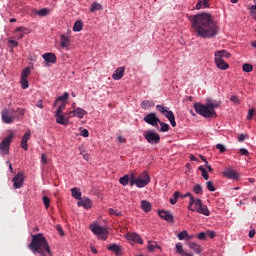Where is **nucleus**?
Instances as JSON below:
<instances>
[{"instance_id": "nucleus-1", "label": "nucleus", "mask_w": 256, "mask_h": 256, "mask_svg": "<svg viewBox=\"0 0 256 256\" xmlns=\"http://www.w3.org/2000/svg\"><path fill=\"white\" fill-rule=\"evenodd\" d=\"M187 19L191 23V29L196 33L197 37H202V39H213L221 31L219 23L215 21L213 15L209 12L187 15Z\"/></svg>"}, {"instance_id": "nucleus-2", "label": "nucleus", "mask_w": 256, "mask_h": 256, "mask_svg": "<svg viewBox=\"0 0 256 256\" xmlns=\"http://www.w3.org/2000/svg\"><path fill=\"white\" fill-rule=\"evenodd\" d=\"M28 249H30L32 253H38L40 256H53L51 246H49V242L43 233L32 235V240L28 244Z\"/></svg>"}, {"instance_id": "nucleus-3", "label": "nucleus", "mask_w": 256, "mask_h": 256, "mask_svg": "<svg viewBox=\"0 0 256 256\" xmlns=\"http://www.w3.org/2000/svg\"><path fill=\"white\" fill-rule=\"evenodd\" d=\"M181 199H185L186 197H189L188 202V211H192V213H198L199 215H204L205 217H209L211 215V211L209 210V207L207 205L203 204V201L201 199H195V196L191 194L190 192H187L186 194L181 195Z\"/></svg>"}, {"instance_id": "nucleus-4", "label": "nucleus", "mask_w": 256, "mask_h": 256, "mask_svg": "<svg viewBox=\"0 0 256 256\" xmlns=\"http://www.w3.org/2000/svg\"><path fill=\"white\" fill-rule=\"evenodd\" d=\"M194 109L198 115H201L202 117H205L206 119H209V117L216 116L215 113V105L213 104H207L203 105L201 103H195Z\"/></svg>"}, {"instance_id": "nucleus-5", "label": "nucleus", "mask_w": 256, "mask_h": 256, "mask_svg": "<svg viewBox=\"0 0 256 256\" xmlns=\"http://www.w3.org/2000/svg\"><path fill=\"white\" fill-rule=\"evenodd\" d=\"M89 229L98 239H100V241H107V239H109V230L99 225V223L94 222L90 224Z\"/></svg>"}, {"instance_id": "nucleus-6", "label": "nucleus", "mask_w": 256, "mask_h": 256, "mask_svg": "<svg viewBox=\"0 0 256 256\" xmlns=\"http://www.w3.org/2000/svg\"><path fill=\"white\" fill-rule=\"evenodd\" d=\"M149 183H151V177L146 171L142 172L138 178L131 180V186L136 185L139 189L147 187Z\"/></svg>"}, {"instance_id": "nucleus-7", "label": "nucleus", "mask_w": 256, "mask_h": 256, "mask_svg": "<svg viewBox=\"0 0 256 256\" xmlns=\"http://www.w3.org/2000/svg\"><path fill=\"white\" fill-rule=\"evenodd\" d=\"M63 111H65L63 107H58L56 112L54 113V117L56 118V123L58 125L67 126L69 125V120L71 119V117H69V112L64 114Z\"/></svg>"}, {"instance_id": "nucleus-8", "label": "nucleus", "mask_w": 256, "mask_h": 256, "mask_svg": "<svg viewBox=\"0 0 256 256\" xmlns=\"http://www.w3.org/2000/svg\"><path fill=\"white\" fill-rule=\"evenodd\" d=\"M14 137L15 135L13 134V131H10V134L0 143V155H2V157L9 155V149L11 147V143H13Z\"/></svg>"}, {"instance_id": "nucleus-9", "label": "nucleus", "mask_w": 256, "mask_h": 256, "mask_svg": "<svg viewBox=\"0 0 256 256\" xmlns=\"http://www.w3.org/2000/svg\"><path fill=\"white\" fill-rule=\"evenodd\" d=\"M156 109L168 119L172 127H177V122H175V114H173V111L169 110V108L164 107L163 105H157Z\"/></svg>"}, {"instance_id": "nucleus-10", "label": "nucleus", "mask_w": 256, "mask_h": 256, "mask_svg": "<svg viewBox=\"0 0 256 256\" xmlns=\"http://www.w3.org/2000/svg\"><path fill=\"white\" fill-rule=\"evenodd\" d=\"M144 139H146L147 143L150 145H158L161 142V136L152 130H148L144 132Z\"/></svg>"}, {"instance_id": "nucleus-11", "label": "nucleus", "mask_w": 256, "mask_h": 256, "mask_svg": "<svg viewBox=\"0 0 256 256\" xmlns=\"http://www.w3.org/2000/svg\"><path fill=\"white\" fill-rule=\"evenodd\" d=\"M31 75V68L26 67L21 71L20 85L22 89H29L28 77Z\"/></svg>"}, {"instance_id": "nucleus-12", "label": "nucleus", "mask_w": 256, "mask_h": 256, "mask_svg": "<svg viewBox=\"0 0 256 256\" xmlns=\"http://www.w3.org/2000/svg\"><path fill=\"white\" fill-rule=\"evenodd\" d=\"M1 119L2 121L6 124V125H11L13 123H15V119H17V116L11 114V112L9 111V109L4 108L1 111Z\"/></svg>"}, {"instance_id": "nucleus-13", "label": "nucleus", "mask_w": 256, "mask_h": 256, "mask_svg": "<svg viewBox=\"0 0 256 256\" xmlns=\"http://www.w3.org/2000/svg\"><path fill=\"white\" fill-rule=\"evenodd\" d=\"M60 47L61 49L69 51V47H71V30H68L66 34L60 36Z\"/></svg>"}, {"instance_id": "nucleus-14", "label": "nucleus", "mask_w": 256, "mask_h": 256, "mask_svg": "<svg viewBox=\"0 0 256 256\" xmlns=\"http://www.w3.org/2000/svg\"><path fill=\"white\" fill-rule=\"evenodd\" d=\"M223 177H226V179H232L233 181H239V172H237V170L228 167L226 168L222 173Z\"/></svg>"}, {"instance_id": "nucleus-15", "label": "nucleus", "mask_w": 256, "mask_h": 256, "mask_svg": "<svg viewBox=\"0 0 256 256\" xmlns=\"http://www.w3.org/2000/svg\"><path fill=\"white\" fill-rule=\"evenodd\" d=\"M14 189H21L23 183H25V174L23 172H18L12 179Z\"/></svg>"}, {"instance_id": "nucleus-16", "label": "nucleus", "mask_w": 256, "mask_h": 256, "mask_svg": "<svg viewBox=\"0 0 256 256\" xmlns=\"http://www.w3.org/2000/svg\"><path fill=\"white\" fill-rule=\"evenodd\" d=\"M145 123L152 125V127H159L160 120L155 113H149L144 117Z\"/></svg>"}, {"instance_id": "nucleus-17", "label": "nucleus", "mask_w": 256, "mask_h": 256, "mask_svg": "<svg viewBox=\"0 0 256 256\" xmlns=\"http://www.w3.org/2000/svg\"><path fill=\"white\" fill-rule=\"evenodd\" d=\"M68 99H69V94L67 92H64L62 96H59L55 100L53 107H57V105H59L58 107H62V109H65V107H67Z\"/></svg>"}, {"instance_id": "nucleus-18", "label": "nucleus", "mask_w": 256, "mask_h": 256, "mask_svg": "<svg viewBox=\"0 0 256 256\" xmlns=\"http://www.w3.org/2000/svg\"><path fill=\"white\" fill-rule=\"evenodd\" d=\"M127 241H133V243H138V245H143V238L135 232H128L124 235Z\"/></svg>"}, {"instance_id": "nucleus-19", "label": "nucleus", "mask_w": 256, "mask_h": 256, "mask_svg": "<svg viewBox=\"0 0 256 256\" xmlns=\"http://www.w3.org/2000/svg\"><path fill=\"white\" fill-rule=\"evenodd\" d=\"M29 33H31V30L29 28H25L23 26L16 28L13 31V34L15 35V39H23V37H25V35H29Z\"/></svg>"}, {"instance_id": "nucleus-20", "label": "nucleus", "mask_w": 256, "mask_h": 256, "mask_svg": "<svg viewBox=\"0 0 256 256\" xmlns=\"http://www.w3.org/2000/svg\"><path fill=\"white\" fill-rule=\"evenodd\" d=\"M42 58L44 59L46 65L50 67V65H55L57 63V55L52 52H47L42 55Z\"/></svg>"}, {"instance_id": "nucleus-21", "label": "nucleus", "mask_w": 256, "mask_h": 256, "mask_svg": "<svg viewBox=\"0 0 256 256\" xmlns=\"http://www.w3.org/2000/svg\"><path fill=\"white\" fill-rule=\"evenodd\" d=\"M87 115V111L81 107H77L69 112V117L73 119V117H77L78 119H83Z\"/></svg>"}, {"instance_id": "nucleus-22", "label": "nucleus", "mask_w": 256, "mask_h": 256, "mask_svg": "<svg viewBox=\"0 0 256 256\" xmlns=\"http://www.w3.org/2000/svg\"><path fill=\"white\" fill-rule=\"evenodd\" d=\"M231 53L227 50H218L214 53V61H223V59H230Z\"/></svg>"}, {"instance_id": "nucleus-23", "label": "nucleus", "mask_w": 256, "mask_h": 256, "mask_svg": "<svg viewBox=\"0 0 256 256\" xmlns=\"http://www.w3.org/2000/svg\"><path fill=\"white\" fill-rule=\"evenodd\" d=\"M123 75H125V67L121 66L114 71L112 79L114 81H121V79H123Z\"/></svg>"}, {"instance_id": "nucleus-24", "label": "nucleus", "mask_w": 256, "mask_h": 256, "mask_svg": "<svg viewBox=\"0 0 256 256\" xmlns=\"http://www.w3.org/2000/svg\"><path fill=\"white\" fill-rule=\"evenodd\" d=\"M77 205L84 209H91L93 207V202L89 198H80Z\"/></svg>"}, {"instance_id": "nucleus-25", "label": "nucleus", "mask_w": 256, "mask_h": 256, "mask_svg": "<svg viewBox=\"0 0 256 256\" xmlns=\"http://www.w3.org/2000/svg\"><path fill=\"white\" fill-rule=\"evenodd\" d=\"M158 215L160 219H163L164 221H167V223H173V215H171L169 212L165 210H159Z\"/></svg>"}, {"instance_id": "nucleus-26", "label": "nucleus", "mask_w": 256, "mask_h": 256, "mask_svg": "<svg viewBox=\"0 0 256 256\" xmlns=\"http://www.w3.org/2000/svg\"><path fill=\"white\" fill-rule=\"evenodd\" d=\"M29 139H31V131L26 132L24 134V136L22 137L21 147H22V149H24V151H28V149H29V145L27 144Z\"/></svg>"}, {"instance_id": "nucleus-27", "label": "nucleus", "mask_w": 256, "mask_h": 256, "mask_svg": "<svg viewBox=\"0 0 256 256\" xmlns=\"http://www.w3.org/2000/svg\"><path fill=\"white\" fill-rule=\"evenodd\" d=\"M214 63L220 71H227V69H229V64L225 62V60H216Z\"/></svg>"}, {"instance_id": "nucleus-28", "label": "nucleus", "mask_w": 256, "mask_h": 256, "mask_svg": "<svg viewBox=\"0 0 256 256\" xmlns=\"http://www.w3.org/2000/svg\"><path fill=\"white\" fill-rule=\"evenodd\" d=\"M107 250L115 253L116 256L121 255V246L119 244H111L107 247Z\"/></svg>"}, {"instance_id": "nucleus-29", "label": "nucleus", "mask_w": 256, "mask_h": 256, "mask_svg": "<svg viewBox=\"0 0 256 256\" xmlns=\"http://www.w3.org/2000/svg\"><path fill=\"white\" fill-rule=\"evenodd\" d=\"M141 209L142 211H144V213H150L152 206H151V202L147 201V200H142L141 201Z\"/></svg>"}, {"instance_id": "nucleus-30", "label": "nucleus", "mask_w": 256, "mask_h": 256, "mask_svg": "<svg viewBox=\"0 0 256 256\" xmlns=\"http://www.w3.org/2000/svg\"><path fill=\"white\" fill-rule=\"evenodd\" d=\"M151 107H155V102H153V100H144L141 102V108L144 109V111L151 109Z\"/></svg>"}, {"instance_id": "nucleus-31", "label": "nucleus", "mask_w": 256, "mask_h": 256, "mask_svg": "<svg viewBox=\"0 0 256 256\" xmlns=\"http://www.w3.org/2000/svg\"><path fill=\"white\" fill-rule=\"evenodd\" d=\"M177 237L179 241H183V239L191 241V239H193V236H189V232H187V230H183L182 232L178 233Z\"/></svg>"}, {"instance_id": "nucleus-32", "label": "nucleus", "mask_w": 256, "mask_h": 256, "mask_svg": "<svg viewBox=\"0 0 256 256\" xmlns=\"http://www.w3.org/2000/svg\"><path fill=\"white\" fill-rule=\"evenodd\" d=\"M209 1L211 0H199L198 3L196 4V9H208Z\"/></svg>"}, {"instance_id": "nucleus-33", "label": "nucleus", "mask_w": 256, "mask_h": 256, "mask_svg": "<svg viewBox=\"0 0 256 256\" xmlns=\"http://www.w3.org/2000/svg\"><path fill=\"white\" fill-rule=\"evenodd\" d=\"M147 249H148V251H150V253H153V251H155V249H159L161 251V246H159L157 244V242H155V241H148Z\"/></svg>"}, {"instance_id": "nucleus-34", "label": "nucleus", "mask_w": 256, "mask_h": 256, "mask_svg": "<svg viewBox=\"0 0 256 256\" xmlns=\"http://www.w3.org/2000/svg\"><path fill=\"white\" fill-rule=\"evenodd\" d=\"M158 124L160 125V128L159 126L156 127V129H158V131H160V133H167V131H169L170 127H169V124L165 123V122H158Z\"/></svg>"}, {"instance_id": "nucleus-35", "label": "nucleus", "mask_w": 256, "mask_h": 256, "mask_svg": "<svg viewBox=\"0 0 256 256\" xmlns=\"http://www.w3.org/2000/svg\"><path fill=\"white\" fill-rule=\"evenodd\" d=\"M188 247L190 249H192V251L196 252L198 255H200L202 249H201V245L195 243V242H191L188 244Z\"/></svg>"}, {"instance_id": "nucleus-36", "label": "nucleus", "mask_w": 256, "mask_h": 256, "mask_svg": "<svg viewBox=\"0 0 256 256\" xmlns=\"http://www.w3.org/2000/svg\"><path fill=\"white\" fill-rule=\"evenodd\" d=\"M73 31L75 33H79L80 31H83V21L77 20L73 25Z\"/></svg>"}, {"instance_id": "nucleus-37", "label": "nucleus", "mask_w": 256, "mask_h": 256, "mask_svg": "<svg viewBox=\"0 0 256 256\" xmlns=\"http://www.w3.org/2000/svg\"><path fill=\"white\" fill-rule=\"evenodd\" d=\"M71 193H72V197H74V199H77L78 201H80L81 198V189L74 187L71 189Z\"/></svg>"}, {"instance_id": "nucleus-38", "label": "nucleus", "mask_w": 256, "mask_h": 256, "mask_svg": "<svg viewBox=\"0 0 256 256\" xmlns=\"http://www.w3.org/2000/svg\"><path fill=\"white\" fill-rule=\"evenodd\" d=\"M103 9V6L101 4L94 2L91 4L90 11L91 13H95V11H101Z\"/></svg>"}, {"instance_id": "nucleus-39", "label": "nucleus", "mask_w": 256, "mask_h": 256, "mask_svg": "<svg viewBox=\"0 0 256 256\" xmlns=\"http://www.w3.org/2000/svg\"><path fill=\"white\" fill-rule=\"evenodd\" d=\"M129 179H130L129 175L127 174L124 175L119 179L120 185H123V187H127V185H129Z\"/></svg>"}, {"instance_id": "nucleus-40", "label": "nucleus", "mask_w": 256, "mask_h": 256, "mask_svg": "<svg viewBox=\"0 0 256 256\" xmlns=\"http://www.w3.org/2000/svg\"><path fill=\"white\" fill-rule=\"evenodd\" d=\"M179 197H181V192L176 191L173 195V198H170L171 205H177V201L179 200Z\"/></svg>"}, {"instance_id": "nucleus-41", "label": "nucleus", "mask_w": 256, "mask_h": 256, "mask_svg": "<svg viewBox=\"0 0 256 256\" xmlns=\"http://www.w3.org/2000/svg\"><path fill=\"white\" fill-rule=\"evenodd\" d=\"M176 252L181 256H184L187 253L183 250V244H181V242L176 243Z\"/></svg>"}, {"instance_id": "nucleus-42", "label": "nucleus", "mask_w": 256, "mask_h": 256, "mask_svg": "<svg viewBox=\"0 0 256 256\" xmlns=\"http://www.w3.org/2000/svg\"><path fill=\"white\" fill-rule=\"evenodd\" d=\"M36 15H39V17H47V15H49V9L42 8V9L36 11Z\"/></svg>"}, {"instance_id": "nucleus-43", "label": "nucleus", "mask_w": 256, "mask_h": 256, "mask_svg": "<svg viewBox=\"0 0 256 256\" xmlns=\"http://www.w3.org/2000/svg\"><path fill=\"white\" fill-rule=\"evenodd\" d=\"M198 170L201 171L203 179H205V181H208V180H209V173L207 172V170L205 169V167L200 166V167L198 168Z\"/></svg>"}, {"instance_id": "nucleus-44", "label": "nucleus", "mask_w": 256, "mask_h": 256, "mask_svg": "<svg viewBox=\"0 0 256 256\" xmlns=\"http://www.w3.org/2000/svg\"><path fill=\"white\" fill-rule=\"evenodd\" d=\"M193 192L196 195H203V186H201V184H197L196 186L193 187Z\"/></svg>"}, {"instance_id": "nucleus-45", "label": "nucleus", "mask_w": 256, "mask_h": 256, "mask_svg": "<svg viewBox=\"0 0 256 256\" xmlns=\"http://www.w3.org/2000/svg\"><path fill=\"white\" fill-rule=\"evenodd\" d=\"M242 71H244V73H251V71H253V65L249 63L243 64Z\"/></svg>"}, {"instance_id": "nucleus-46", "label": "nucleus", "mask_w": 256, "mask_h": 256, "mask_svg": "<svg viewBox=\"0 0 256 256\" xmlns=\"http://www.w3.org/2000/svg\"><path fill=\"white\" fill-rule=\"evenodd\" d=\"M42 201L44 203L45 209L51 207V199H49V197L43 196Z\"/></svg>"}, {"instance_id": "nucleus-47", "label": "nucleus", "mask_w": 256, "mask_h": 256, "mask_svg": "<svg viewBox=\"0 0 256 256\" xmlns=\"http://www.w3.org/2000/svg\"><path fill=\"white\" fill-rule=\"evenodd\" d=\"M230 101H232V103H236V105L241 104V100H239V97H237L236 95L230 96Z\"/></svg>"}, {"instance_id": "nucleus-48", "label": "nucleus", "mask_w": 256, "mask_h": 256, "mask_svg": "<svg viewBox=\"0 0 256 256\" xmlns=\"http://www.w3.org/2000/svg\"><path fill=\"white\" fill-rule=\"evenodd\" d=\"M14 113H18L20 117H25V108H17L16 111H14Z\"/></svg>"}, {"instance_id": "nucleus-49", "label": "nucleus", "mask_w": 256, "mask_h": 256, "mask_svg": "<svg viewBox=\"0 0 256 256\" xmlns=\"http://www.w3.org/2000/svg\"><path fill=\"white\" fill-rule=\"evenodd\" d=\"M207 189H208V191H215V185H213V182L212 181H208L207 182Z\"/></svg>"}, {"instance_id": "nucleus-50", "label": "nucleus", "mask_w": 256, "mask_h": 256, "mask_svg": "<svg viewBox=\"0 0 256 256\" xmlns=\"http://www.w3.org/2000/svg\"><path fill=\"white\" fill-rule=\"evenodd\" d=\"M206 235H208V237H210V239H215V237H217V233H215V231L213 230H209Z\"/></svg>"}, {"instance_id": "nucleus-51", "label": "nucleus", "mask_w": 256, "mask_h": 256, "mask_svg": "<svg viewBox=\"0 0 256 256\" xmlns=\"http://www.w3.org/2000/svg\"><path fill=\"white\" fill-rule=\"evenodd\" d=\"M253 115H255V110L254 109H250L248 111V115H247L248 121H251V119H253Z\"/></svg>"}, {"instance_id": "nucleus-52", "label": "nucleus", "mask_w": 256, "mask_h": 256, "mask_svg": "<svg viewBox=\"0 0 256 256\" xmlns=\"http://www.w3.org/2000/svg\"><path fill=\"white\" fill-rule=\"evenodd\" d=\"M109 213H110V215H116L117 217H120V215H121V212H119L113 208H110Z\"/></svg>"}, {"instance_id": "nucleus-53", "label": "nucleus", "mask_w": 256, "mask_h": 256, "mask_svg": "<svg viewBox=\"0 0 256 256\" xmlns=\"http://www.w3.org/2000/svg\"><path fill=\"white\" fill-rule=\"evenodd\" d=\"M41 163L43 165H47L49 163V161L47 160V155L46 154L41 155Z\"/></svg>"}, {"instance_id": "nucleus-54", "label": "nucleus", "mask_w": 256, "mask_h": 256, "mask_svg": "<svg viewBox=\"0 0 256 256\" xmlns=\"http://www.w3.org/2000/svg\"><path fill=\"white\" fill-rule=\"evenodd\" d=\"M8 43H10V45L12 46V47H18L19 46V42L18 41H16V40H13V39H8Z\"/></svg>"}, {"instance_id": "nucleus-55", "label": "nucleus", "mask_w": 256, "mask_h": 256, "mask_svg": "<svg viewBox=\"0 0 256 256\" xmlns=\"http://www.w3.org/2000/svg\"><path fill=\"white\" fill-rule=\"evenodd\" d=\"M81 137H89V130L83 129L80 133Z\"/></svg>"}, {"instance_id": "nucleus-56", "label": "nucleus", "mask_w": 256, "mask_h": 256, "mask_svg": "<svg viewBox=\"0 0 256 256\" xmlns=\"http://www.w3.org/2000/svg\"><path fill=\"white\" fill-rule=\"evenodd\" d=\"M239 152L241 153V155H244L245 157L249 155V151L245 148H241Z\"/></svg>"}, {"instance_id": "nucleus-57", "label": "nucleus", "mask_w": 256, "mask_h": 256, "mask_svg": "<svg viewBox=\"0 0 256 256\" xmlns=\"http://www.w3.org/2000/svg\"><path fill=\"white\" fill-rule=\"evenodd\" d=\"M216 148L219 149L220 153H225V146L223 144H217Z\"/></svg>"}, {"instance_id": "nucleus-58", "label": "nucleus", "mask_w": 256, "mask_h": 256, "mask_svg": "<svg viewBox=\"0 0 256 256\" xmlns=\"http://www.w3.org/2000/svg\"><path fill=\"white\" fill-rule=\"evenodd\" d=\"M206 237L207 234L205 232H201L198 234V239H200V241H203Z\"/></svg>"}, {"instance_id": "nucleus-59", "label": "nucleus", "mask_w": 256, "mask_h": 256, "mask_svg": "<svg viewBox=\"0 0 256 256\" xmlns=\"http://www.w3.org/2000/svg\"><path fill=\"white\" fill-rule=\"evenodd\" d=\"M36 107H38V109H43V100H38L36 103Z\"/></svg>"}, {"instance_id": "nucleus-60", "label": "nucleus", "mask_w": 256, "mask_h": 256, "mask_svg": "<svg viewBox=\"0 0 256 256\" xmlns=\"http://www.w3.org/2000/svg\"><path fill=\"white\" fill-rule=\"evenodd\" d=\"M249 237L250 239H253V237H255V229L249 231Z\"/></svg>"}, {"instance_id": "nucleus-61", "label": "nucleus", "mask_w": 256, "mask_h": 256, "mask_svg": "<svg viewBox=\"0 0 256 256\" xmlns=\"http://www.w3.org/2000/svg\"><path fill=\"white\" fill-rule=\"evenodd\" d=\"M189 159H190V161H199V159L197 157H195V155H190Z\"/></svg>"}, {"instance_id": "nucleus-62", "label": "nucleus", "mask_w": 256, "mask_h": 256, "mask_svg": "<svg viewBox=\"0 0 256 256\" xmlns=\"http://www.w3.org/2000/svg\"><path fill=\"white\" fill-rule=\"evenodd\" d=\"M238 141H240V142L245 141V135H244V134H241V135L238 137Z\"/></svg>"}, {"instance_id": "nucleus-63", "label": "nucleus", "mask_w": 256, "mask_h": 256, "mask_svg": "<svg viewBox=\"0 0 256 256\" xmlns=\"http://www.w3.org/2000/svg\"><path fill=\"white\" fill-rule=\"evenodd\" d=\"M91 251L92 253H94V255H97L98 251H97V248H95V246H91Z\"/></svg>"}, {"instance_id": "nucleus-64", "label": "nucleus", "mask_w": 256, "mask_h": 256, "mask_svg": "<svg viewBox=\"0 0 256 256\" xmlns=\"http://www.w3.org/2000/svg\"><path fill=\"white\" fill-rule=\"evenodd\" d=\"M250 15H251V17H253V19H255V21H256V11H250Z\"/></svg>"}]
</instances>
